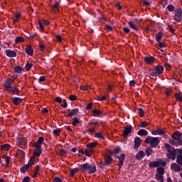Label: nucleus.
<instances>
[{"label": "nucleus", "mask_w": 182, "mask_h": 182, "mask_svg": "<svg viewBox=\"0 0 182 182\" xmlns=\"http://www.w3.org/2000/svg\"><path fill=\"white\" fill-rule=\"evenodd\" d=\"M165 148L167 150L166 156L168 157V159H171V160H176V157L177 156V149H174V147L171 146V145L168 144H165Z\"/></svg>", "instance_id": "nucleus-1"}, {"label": "nucleus", "mask_w": 182, "mask_h": 182, "mask_svg": "<svg viewBox=\"0 0 182 182\" xmlns=\"http://www.w3.org/2000/svg\"><path fill=\"white\" fill-rule=\"evenodd\" d=\"M145 143L147 144H150L151 149H154L160 144V139L159 137H153L151 136H149L145 139Z\"/></svg>", "instance_id": "nucleus-2"}, {"label": "nucleus", "mask_w": 182, "mask_h": 182, "mask_svg": "<svg viewBox=\"0 0 182 182\" xmlns=\"http://www.w3.org/2000/svg\"><path fill=\"white\" fill-rule=\"evenodd\" d=\"M80 168L83 171H87L88 170V173L90 174H93V173H96V166L95 165V164H92L90 165H89V164H83L80 165Z\"/></svg>", "instance_id": "nucleus-3"}, {"label": "nucleus", "mask_w": 182, "mask_h": 182, "mask_svg": "<svg viewBox=\"0 0 182 182\" xmlns=\"http://www.w3.org/2000/svg\"><path fill=\"white\" fill-rule=\"evenodd\" d=\"M172 139H173V140H176V141H173L176 146H182L181 132H175L172 134Z\"/></svg>", "instance_id": "nucleus-4"}, {"label": "nucleus", "mask_w": 182, "mask_h": 182, "mask_svg": "<svg viewBox=\"0 0 182 182\" xmlns=\"http://www.w3.org/2000/svg\"><path fill=\"white\" fill-rule=\"evenodd\" d=\"M163 72H164V68L161 65H158L155 67V69L151 71V75L154 77H156V76H159V75H161Z\"/></svg>", "instance_id": "nucleus-5"}, {"label": "nucleus", "mask_w": 182, "mask_h": 182, "mask_svg": "<svg viewBox=\"0 0 182 182\" xmlns=\"http://www.w3.org/2000/svg\"><path fill=\"white\" fill-rule=\"evenodd\" d=\"M33 147H34V151H33V156L36 157H39L41 154H42V149H41V145L38 143H33Z\"/></svg>", "instance_id": "nucleus-6"}, {"label": "nucleus", "mask_w": 182, "mask_h": 182, "mask_svg": "<svg viewBox=\"0 0 182 182\" xmlns=\"http://www.w3.org/2000/svg\"><path fill=\"white\" fill-rule=\"evenodd\" d=\"M182 11L181 9H177L175 12L174 21L176 22H181Z\"/></svg>", "instance_id": "nucleus-7"}, {"label": "nucleus", "mask_w": 182, "mask_h": 182, "mask_svg": "<svg viewBox=\"0 0 182 182\" xmlns=\"http://www.w3.org/2000/svg\"><path fill=\"white\" fill-rule=\"evenodd\" d=\"M132 132H133V127L132 126L124 127L123 132L124 139H126V137H127L129 134H132Z\"/></svg>", "instance_id": "nucleus-8"}, {"label": "nucleus", "mask_w": 182, "mask_h": 182, "mask_svg": "<svg viewBox=\"0 0 182 182\" xmlns=\"http://www.w3.org/2000/svg\"><path fill=\"white\" fill-rule=\"evenodd\" d=\"M171 168L175 171V173H180V171H181V166L176 163H173L171 165Z\"/></svg>", "instance_id": "nucleus-9"}, {"label": "nucleus", "mask_w": 182, "mask_h": 182, "mask_svg": "<svg viewBox=\"0 0 182 182\" xmlns=\"http://www.w3.org/2000/svg\"><path fill=\"white\" fill-rule=\"evenodd\" d=\"M126 157V155H124V154H122L120 155V156H117V159H118L119 160V168H122V167H123V163H124V159Z\"/></svg>", "instance_id": "nucleus-10"}, {"label": "nucleus", "mask_w": 182, "mask_h": 182, "mask_svg": "<svg viewBox=\"0 0 182 182\" xmlns=\"http://www.w3.org/2000/svg\"><path fill=\"white\" fill-rule=\"evenodd\" d=\"M104 160L105 166H109L113 163V159L109 155H105Z\"/></svg>", "instance_id": "nucleus-11"}, {"label": "nucleus", "mask_w": 182, "mask_h": 182, "mask_svg": "<svg viewBox=\"0 0 182 182\" xmlns=\"http://www.w3.org/2000/svg\"><path fill=\"white\" fill-rule=\"evenodd\" d=\"M14 84V80L9 78L6 80L5 82V87H6V89H9V90H11V89H12V85Z\"/></svg>", "instance_id": "nucleus-12"}, {"label": "nucleus", "mask_w": 182, "mask_h": 182, "mask_svg": "<svg viewBox=\"0 0 182 182\" xmlns=\"http://www.w3.org/2000/svg\"><path fill=\"white\" fill-rule=\"evenodd\" d=\"M155 59L156 58L154 57H145L144 60L147 65H153V63H154Z\"/></svg>", "instance_id": "nucleus-13"}, {"label": "nucleus", "mask_w": 182, "mask_h": 182, "mask_svg": "<svg viewBox=\"0 0 182 182\" xmlns=\"http://www.w3.org/2000/svg\"><path fill=\"white\" fill-rule=\"evenodd\" d=\"M141 144V139L139 136H136L134 139V149H138Z\"/></svg>", "instance_id": "nucleus-14"}, {"label": "nucleus", "mask_w": 182, "mask_h": 182, "mask_svg": "<svg viewBox=\"0 0 182 182\" xmlns=\"http://www.w3.org/2000/svg\"><path fill=\"white\" fill-rule=\"evenodd\" d=\"M145 156H146V154L144 153V151H140L136 154L135 157L136 160H143Z\"/></svg>", "instance_id": "nucleus-15"}, {"label": "nucleus", "mask_w": 182, "mask_h": 182, "mask_svg": "<svg viewBox=\"0 0 182 182\" xmlns=\"http://www.w3.org/2000/svg\"><path fill=\"white\" fill-rule=\"evenodd\" d=\"M26 53L29 55V56H33V49H32V46H26Z\"/></svg>", "instance_id": "nucleus-16"}, {"label": "nucleus", "mask_w": 182, "mask_h": 182, "mask_svg": "<svg viewBox=\"0 0 182 182\" xmlns=\"http://www.w3.org/2000/svg\"><path fill=\"white\" fill-rule=\"evenodd\" d=\"M17 144L18 146H26V141H25V138L22 136L18 137L17 140Z\"/></svg>", "instance_id": "nucleus-17"}, {"label": "nucleus", "mask_w": 182, "mask_h": 182, "mask_svg": "<svg viewBox=\"0 0 182 182\" xmlns=\"http://www.w3.org/2000/svg\"><path fill=\"white\" fill-rule=\"evenodd\" d=\"M12 102L14 103V105H15L16 106H18V105H19L20 103H22V98L21 97H13L11 99Z\"/></svg>", "instance_id": "nucleus-18"}, {"label": "nucleus", "mask_w": 182, "mask_h": 182, "mask_svg": "<svg viewBox=\"0 0 182 182\" xmlns=\"http://www.w3.org/2000/svg\"><path fill=\"white\" fill-rule=\"evenodd\" d=\"M6 54L9 58H15L16 56V52L11 50H6Z\"/></svg>", "instance_id": "nucleus-19"}, {"label": "nucleus", "mask_w": 182, "mask_h": 182, "mask_svg": "<svg viewBox=\"0 0 182 182\" xmlns=\"http://www.w3.org/2000/svg\"><path fill=\"white\" fill-rule=\"evenodd\" d=\"M40 29L43 32V25H49V21L46 20H43L42 21H38Z\"/></svg>", "instance_id": "nucleus-20"}, {"label": "nucleus", "mask_w": 182, "mask_h": 182, "mask_svg": "<svg viewBox=\"0 0 182 182\" xmlns=\"http://www.w3.org/2000/svg\"><path fill=\"white\" fill-rule=\"evenodd\" d=\"M95 153V151H93V149L87 147V149H85V156L87 157H90L92 154Z\"/></svg>", "instance_id": "nucleus-21"}, {"label": "nucleus", "mask_w": 182, "mask_h": 182, "mask_svg": "<svg viewBox=\"0 0 182 182\" xmlns=\"http://www.w3.org/2000/svg\"><path fill=\"white\" fill-rule=\"evenodd\" d=\"M152 134H154V136H157V134H160V136H163V134H164V131H163L161 129H158L156 130L153 131Z\"/></svg>", "instance_id": "nucleus-22"}, {"label": "nucleus", "mask_w": 182, "mask_h": 182, "mask_svg": "<svg viewBox=\"0 0 182 182\" xmlns=\"http://www.w3.org/2000/svg\"><path fill=\"white\" fill-rule=\"evenodd\" d=\"M137 134L139 136H147V134H149V132H147V130L146 129H140L138 132Z\"/></svg>", "instance_id": "nucleus-23"}, {"label": "nucleus", "mask_w": 182, "mask_h": 182, "mask_svg": "<svg viewBox=\"0 0 182 182\" xmlns=\"http://www.w3.org/2000/svg\"><path fill=\"white\" fill-rule=\"evenodd\" d=\"M145 153L146 154L147 157H150L153 154V149H151V147H147L145 150Z\"/></svg>", "instance_id": "nucleus-24"}, {"label": "nucleus", "mask_w": 182, "mask_h": 182, "mask_svg": "<svg viewBox=\"0 0 182 182\" xmlns=\"http://www.w3.org/2000/svg\"><path fill=\"white\" fill-rule=\"evenodd\" d=\"M149 166L151 168H154V167H159V161H152V162L149 163Z\"/></svg>", "instance_id": "nucleus-25"}, {"label": "nucleus", "mask_w": 182, "mask_h": 182, "mask_svg": "<svg viewBox=\"0 0 182 182\" xmlns=\"http://www.w3.org/2000/svg\"><path fill=\"white\" fill-rule=\"evenodd\" d=\"M128 24L134 31H139V28L137 27V25H136L134 23H133V21H129Z\"/></svg>", "instance_id": "nucleus-26"}, {"label": "nucleus", "mask_w": 182, "mask_h": 182, "mask_svg": "<svg viewBox=\"0 0 182 182\" xmlns=\"http://www.w3.org/2000/svg\"><path fill=\"white\" fill-rule=\"evenodd\" d=\"M119 153H120V148L119 147L116 148L113 151H109V154L111 156H113V154H119Z\"/></svg>", "instance_id": "nucleus-27"}, {"label": "nucleus", "mask_w": 182, "mask_h": 182, "mask_svg": "<svg viewBox=\"0 0 182 182\" xmlns=\"http://www.w3.org/2000/svg\"><path fill=\"white\" fill-rule=\"evenodd\" d=\"M10 147H11V145H9V144H6L1 146V150H4V151H8Z\"/></svg>", "instance_id": "nucleus-28"}, {"label": "nucleus", "mask_w": 182, "mask_h": 182, "mask_svg": "<svg viewBox=\"0 0 182 182\" xmlns=\"http://www.w3.org/2000/svg\"><path fill=\"white\" fill-rule=\"evenodd\" d=\"M161 38H163V33H161V32L158 33L156 36V42H161Z\"/></svg>", "instance_id": "nucleus-29"}, {"label": "nucleus", "mask_w": 182, "mask_h": 182, "mask_svg": "<svg viewBox=\"0 0 182 182\" xmlns=\"http://www.w3.org/2000/svg\"><path fill=\"white\" fill-rule=\"evenodd\" d=\"M176 163L177 164H178L182 167V156L181 155H178L176 156Z\"/></svg>", "instance_id": "nucleus-30"}, {"label": "nucleus", "mask_w": 182, "mask_h": 182, "mask_svg": "<svg viewBox=\"0 0 182 182\" xmlns=\"http://www.w3.org/2000/svg\"><path fill=\"white\" fill-rule=\"evenodd\" d=\"M156 178L158 181L164 182V178L161 174H156Z\"/></svg>", "instance_id": "nucleus-31"}, {"label": "nucleus", "mask_w": 182, "mask_h": 182, "mask_svg": "<svg viewBox=\"0 0 182 182\" xmlns=\"http://www.w3.org/2000/svg\"><path fill=\"white\" fill-rule=\"evenodd\" d=\"M159 166H162V167H166L167 166V162L163 161V159L158 160Z\"/></svg>", "instance_id": "nucleus-32"}, {"label": "nucleus", "mask_w": 182, "mask_h": 182, "mask_svg": "<svg viewBox=\"0 0 182 182\" xmlns=\"http://www.w3.org/2000/svg\"><path fill=\"white\" fill-rule=\"evenodd\" d=\"M14 70L16 73L21 74V73H22V67L17 65V66L14 67Z\"/></svg>", "instance_id": "nucleus-33"}, {"label": "nucleus", "mask_w": 182, "mask_h": 182, "mask_svg": "<svg viewBox=\"0 0 182 182\" xmlns=\"http://www.w3.org/2000/svg\"><path fill=\"white\" fill-rule=\"evenodd\" d=\"M95 136L97 137V139H101L102 140L105 139V136H103V134L102 132L95 133Z\"/></svg>", "instance_id": "nucleus-34"}, {"label": "nucleus", "mask_w": 182, "mask_h": 182, "mask_svg": "<svg viewBox=\"0 0 182 182\" xmlns=\"http://www.w3.org/2000/svg\"><path fill=\"white\" fill-rule=\"evenodd\" d=\"M2 159H4L6 166H9V161H11V158L8 156H2Z\"/></svg>", "instance_id": "nucleus-35"}, {"label": "nucleus", "mask_w": 182, "mask_h": 182, "mask_svg": "<svg viewBox=\"0 0 182 182\" xmlns=\"http://www.w3.org/2000/svg\"><path fill=\"white\" fill-rule=\"evenodd\" d=\"M33 164H35V156H32L30 159V161H28L27 165L28 166V167H30V166H33Z\"/></svg>", "instance_id": "nucleus-36"}, {"label": "nucleus", "mask_w": 182, "mask_h": 182, "mask_svg": "<svg viewBox=\"0 0 182 182\" xmlns=\"http://www.w3.org/2000/svg\"><path fill=\"white\" fill-rule=\"evenodd\" d=\"M97 146V142H92L90 143L87 145V147H88L89 149H95V146Z\"/></svg>", "instance_id": "nucleus-37"}, {"label": "nucleus", "mask_w": 182, "mask_h": 182, "mask_svg": "<svg viewBox=\"0 0 182 182\" xmlns=\"http://www.w3.org/2000/svg\"><path fill=\"white\" fill-rule=\"evenodd\" d=\"M70 113L71 114V116L73 117V116H76L77 113H79V109H73Z\"/></svg>", "instance_id": "nucleus-38"}, {"label": "nucleus", "mask_w": 182, "mask_h": 182, "mask_svg": "<svg viewBox=\"0 0 182 182\" xmlns=\"http://www.w3.org/2000/svg\"><path fill=\"white\" fill-rule=\"evenodd\" d=\"M167 26L170 32H171V33H173V35H176V30L173 28V26L170 25L169 23H168Z\"/></svg>", "instance_id": "nucleus-39"}, {"label": "nucleus", "mask_w": 182, "mask_h": 182, "mask_svg": "<svg viewBox=\"0 0 182 182\" xmlns=\"http://www.w3.org/2000/svg\"><path fill=\"white\" fill-rule=\"evenodd\" d=\"M9 92H12L13 95H19V90L18 88H12L9 90Z\"/></svg>", "instance_id": "nucleus-40"}, {"label": "nucleus", "mask_w": 182, "mask_h": 182, "mask_svg": "<svg viewBox=\"0 0 182 182\" xmlns=\"http://www.w3.org/2000/svg\"><path fill=\"white\" fill-rule=\"evenodd\" d=\"M156 171H158V173H156V174H160L161 176H163V174H164V168H163L161 167H159L156 169Z\"/></svg>", "instance_id": "nucleus-41"}, {"label": "nucleus", "mask_w": 182, "mask_h": 182, "mask_svg": "<svg viewBox=\"0 0 182 182\" xmlns=\"http://www.w3.org/2000/svg\"><path fill=\"white\" fill-rule=\"evenodd\" d=\"M23 37H21V36H18L16 38L15 40V43H21L22 42H23Z\"/></svg>", "instance_id": "nucleus-42"}, {"label": "nucleus", "mask_w": 182, "mask_h": 182, "mask_svg": "<svg viewBox=\"0 0 182 182\" xmlns=\"http://www.w3.org/2000/svg\"><path fill=\"white\" fill-rule=\"evenodd\" d=\"M138 112L140 117H144V110L143 109V108H138Z\"/></svg>", "instance_id": "nucleus-43"}, {"label": "nucleus", "mask_w": 182, "mask_h": 182, "mask_svg": "<svg viewBox=\"0 0 182 182\" xmlns=\"http://www.w3.org/2000/svg\"><path fill=\"white\" fill-rule=\"evenodd\" d=\"M32 66H33V64L27 63L25 66L26 70L27 71L31 70V69L32 68Z\"/></svg>", "instance_id": "nucleus-44"}, {"label": "nucleus", "mask_w": 182, "mask_h": 182, "mask_svg": "<svg viewBox=\"0 0 182 182\" xmlns=\"http://www.w3.org/2000/svg\"><path fill=\"white\" fill-rule=\"evenodd\" d=\"M19 18H21V14H17L15 15V18H13L14 23H16L18 21H19Z\"/></svg>", "instance_id": "nucleus-45"}, {"label": "nucleus", "mask_w": 182, "mask_h": 182, "mask_svg": "<svg viewBox=\"0 0 182 182\" xmlns=\"http://www.w3.org/2000/svg\"><path fill=\"white\" fill-rule=\"evenodd\" d=\"M167 9L169 12H174L176 11V8L171 4L167 6Z\"/></svg>", "instance_id": "nucleus-46"}, {"label": "nucleus", "mask_w": 182, "mask_h": 182, "mask_svg": "<svg viewBox=\"0 0 182 182\" xmlns=\"http://www.w3.org/2000/svg\"><path fill=\"white\" fill-rule=\"evenodd\" d=\"M76 124H80V122L79 121V119H77V117H74L73 122V126H76Z\"/></svg>", "instance_id": "nucleus-47"}, {"label": "nucleus", "mask_w": 182, "mask_h": 182, "mask_svg": "<svg viewBox=\"0 0 182 182\" xmlns=\"http://www.w3.org/2000/svg\"><path fill=\"white\" fill-rule=\"evenodd\" d=\"M54 136H58L60 134V129H56L53 131Z\"/></svg>", "instance_id": "nucleus-48"}, {"label": "nucleus", "mask_w": 182, "mask_h": 182, "mask_svg": "<svg viewBox=\"0 0 182 182\" xmlns=\"http://www.w3.org/2000/svg\"><path fill=\"white\" fill-rule=\"evenodd\" d=\"M28 168H29V165H28V164L24 165V166L21 168V173H25V172L26 171V170H28Z\"/></svg>", "instance_id": "nucleus-49"}, {"label": "nucleus", "mask_w": 182, "mask_h": 182, "mask_svg": "<svg viewBox=\"0 0 182 182\" xmlns=\"http://www.w3.org/2000/svg\"><path fill=\"white\" fill-rule=\"evenodd\" d=\"M43 136H40L38 139V141L34 143H37V144H39V146H41V144H42V143H43Z\"/></svg>", "instance_id": "nucleus-50"}, {"label": "nucleus", "mask_w": 182, "mask_h": 182, "mask_svg": "<svg viewBox=\"0 0 182 182\" xmlns=\"http://www.w3.org/2000/svg\"><path fill=\"white\" fill-rule=\"evenodd\" d=\"M79 171V168H73L70 171V176H72V177H73V176H75V174H76V173H77V171Z\"/></svg>", "instance_id": "nucleus-51"}, {"label": "nucleus", "mask_w": 182, "mask_h": 182, "mask_svg": "<svg viewBox=\"0 0 182 182\" xmlns=\"http://www.w3.org/2000/svg\"><path fill=\"white\" fill-rule=\"evenodd\" d=\"M92 114L94 116H100V114H102V112L97 109L92 110Z\"/></svg>", "instance_id": "nucleus-52"}, {"label": "nucleus", "mask_w": 182, "mask_h": 182, "mask_svg": "<svg viewBox=\"0 0 182 182\" xmlns=\"http://www.w3.org/2000/svg\"><path fill=\"white\" fill-rule=\"evenodd\" d=\"M80 89H81V90H85V91L89 90V89H90V86H89V85H82L80 87Z\"/></svg>", "instance_id": "nucleus-53"}, {"label": "nucleus", "mask_w": 182, "mask_h": 182, "mask_svg": "<svg viewBox=\"0 0 182 182\" xmlns=\"http://www.w3.org/2000/svg\"><path fill=\"white\" fill-rule=\"evenodd\" d=\"M149 126V123L146 121H143L141 122L140 127H147Z\"/></svg>", "instance_id": "nucleus-54"}, {"label": "nucleus", "mask_w": 182, "mask_h": 182, "mask_svg": "<svg viewBox=\"0 0 182 182\" xmlns=\"http://www.w3.org/2000/svg\"><path fill=\"white\" fill-rule=\"evenodd\" d=\"M175 97L178 102H182V97L180 94H176Z\"/></svg>", "instance_id": "nucleus-55"}, {"label": "nucleus", "mask_w": 182, "mask_h": 182, "mask_svg": "<svg viewBox=\"0 0 182 182\" xmlns=\"http://www.w3.org/2000/svg\"><path fill=\"white\" fill-rule=\"evenodd\" d=\"M171 92H173V90L170 88H166V96H170V95H171Z\"/></svg>", "instance_id": "nucleus-56"}, {"label": "nucleus", "mask_w": 182, "mask_h": 182, "mask_svg": "<svg viewBox=\"0 0 182 182\" xmlns=\"http://www.w3.org/2000/svg\"><path fill=\"white\" fill-rule=\"evenodd\" d=\"M59 156H65L66 154V151L61 149L58 151Z\"/></svg>", "instance_id": "nucleus-57"}, {"label": "nucleus", "mask_w": 182, "mask_h": 182, "mask_svg": "<svg viewBox=\"0 0 182 182\" xmlns=\"http://www.w3.org/2000/svg\"><path fill=\"white\" fill-rule=\"evenodd\" d=\"M63 104L61 105V107L66 109V107H68V102H66V100H63Z\"/></svg>", "instance_id": "nucleus-58"}, {"label": "nucleus", "mask_w": 182, "mask_h": 182, "mask_svg": "<svg viewBox=\"0 0 182 182\" xmlns=\"http://www.w3.org/2000/svg\"><path fill=\"white\" fill-rule=\"evenodd\" d=\"M70 100H71V102H75V100H76V99H77V97H76V95H70L69 97Z\"/></svg>", "instance_id": "nucleus-59"}, {"label": "nucleus", "mask_w": 182, "mask_h": 182, "mask_svg": "<svg viewBox=\"0 0 182 182\" xmlns=\"http://www.w3.org/2000/svg\"><path fill=\"white\" fill-rule=\"evenodd\" d=\"M92 106H93V102L88 103L86 107L87 110H90V109H92Z\"/></svg>", "instance_id": "nucleus-60"}, {"label": "nucleus", "mask_w": 182, "mask_h": 182, "mask_svg": "<svg viewBox=\"0 0 182 182\" xmlns=\"http://www.w3.org/2000/svg\"><path fill=\"white\" fill-rule=\"evenodd\" d=\"M164 67L166 68V69H167V70H170V69H171V65H170L168 63H164Z\"/></svg>", "instance_id": "nucleus-61"}, {"label": "nucleus", "mask_w": 182, "mask_h": 182, "mask_svg": "<svg viewBox=\"0 0 182 182\" xmlns=\"http://www.w3.org/2000/svg\"><path fill=\"white\" fill-rule=\"evenodd\" d=\"M41 168V166H37L36 168H35V170H34V173L36 174H39V169Z\"/></svg>", "instance_id": "nucleus-62"}, {"label": "nucleus", "mask_w": 182, "mask_h": 182, "mask_svg": "<svg viewBox=\"0 0 182 182\" xmlns=\"http://www.w3.org/2000/svg\"><path fill=\"white\" fill-rule=\"evenodd\" d=\"M29 181H31V178H29L28 176L25 177L22 181V182H29Z\"/></svg>", "instance_id": "nucleus-63"}, {"label": "nucleus", "mask_w": 182, "mask_h": 182, "mask_svg": "<svg viewBox=\"0 0 182 182\" xmlns=\"http://www.w3.org/2000/svg\"><path fill=\"white\" fill-rule=\"evenodd\" d=\"M105 166H106V164H105V163L103 164V162H100L98 164V166L100 167V168H105Z\"/></svg>", "instance_id": "nucleus-64"}]
</instances>
